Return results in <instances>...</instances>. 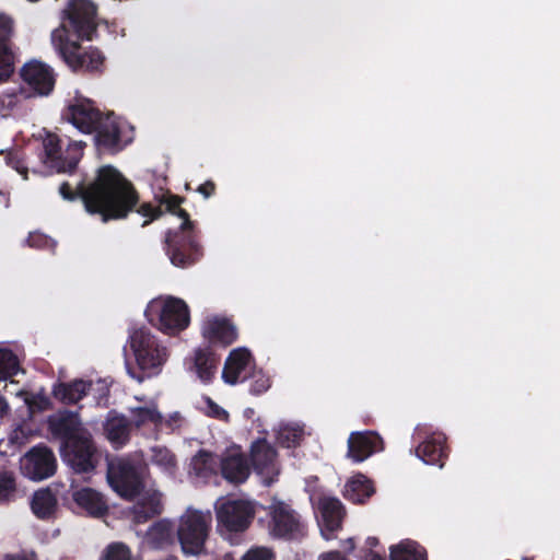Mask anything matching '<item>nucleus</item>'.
<instances>
[{
	"label": "nucleus",
	"instance_id": "f257e3e1",
	"mask_svg": "<svg viewBox=\"0 0 560 560\" xmlns=\"http://www.w3.org/2000/svg\"><path fill=\"white\" fill-rule=\"evenodd\" d=\"M59 194L70 202L81 200L85 211L100 215L103 222L125 219L139 202L135 186L112 165L100 167L88 184L80 180L73 187L68 182L61 183Z\"/></svg>",
	"mask_w": 560,
	"mask_h": 560
},
{
	"label": "nucleus",
	"instance_id": "f03ea898",
	"mask_svg": "<svg viewBox=\"0 0 560 560\" xmlns=\"http://www.w3.org/2000/svg\"><path fill=\"white\" fill-rule=\"evenodd\" d=\"M97 7L91 0H68L61 13V25L52 31L51 43L65 63L74 72L102 74L105 56L96 47H82L70 40L72 33L78 39L92 40L97 32Z\"/></svg>",
	"mask_w": 560,
	"mask_h": 560
},
{
	"label": "nucleus",
	"instance_id": "7ed1b4c3",
	"mask_svg": "<svg viewBox=\"0 0 560 560\" xmlns=\"http://www.w3.org/2000/svg\"><path fill=\"white\" fill-rule=\"evenodd\" d=\"M184 201V197L166 191L159 198L158 206L143 202L137 209L140 215L147 218L142 226H147L152 221L161 218L165 211L182 219L178 229L166 231L164 241L166 255L171 262L179 268H188L198 262L203 256V248L195 222L190 220L189 213L182 208Z\"/></svg>",
	"mask_w": 560,
	"mask_h": 560
},
{
	"label": "nucleus",
	"instance_id": "20e7f679",
	"mask_svg": "<svg viewBox=\"0 0 560 560\" xmlns=\"http://www.w3.org/2000/svg\"><path fill=\"white\" fill-rule=\"evenodd\" d=\"M211 523L212 515L209 511L187 509L180 516L176 534L185 555L199 556L206 551Z\"/></svg>",
	"mask_w": 560,
	"mask_h": 560
},
{
	"label": "nucleus",
	"instance_id": "39448f33",
	"mask_svg": "<svg viewBox=\"0 0 560 560\" xmlns=\"http://www.w3.org/2000/svg\"><path fill=\"white\" fill-rule=\"evenodd\" d=\"M145 314L153 326L171 336L185 330L190 323L188 305L182 299L174 296L152 302Z\"/></svg>",
	"mask_w": 560,
	"mask_h": 560
},
{
	"label": "nucleus",
	"instance_id": "423d86ee",
	"mask_svg": "<svg viewBox=\"0 0 560 560\" xmlns=\"http://www.w3.org/2000/svg\"><path fill=\"white\" fill-rule=\"evenodd\" d=\"M270 534L288 541H301L307 536V523L303 516L283 501H273L268 508Z\"/></svg>",
	"mask_w": 560,
	"mask_h": 560
},
{
	"label": "nucleus",
	"instance_id": "0eeeda50",
	"mask_svg": "<svg viewBox=\"0 0 560 560\" xmlns=\"http://www.w3.org/2000/svg\"><path fill=\"white\" fill-rule=\"evenodd\" d=\"M129 345L138 368L144 372H156L167 360V349L149 329L142 327L129 336Z\"/></svg>",
	"mask_w": 560,
	"mask_h": 560
},
{
	"label": "nucleus",
	"instance_id": "6e6552de",
	"mask_svg": "<svg viewBox=\"0 0 560 560\" xmlns=\"http://www.w3.org/2000/svg\"><path fill=\"white\" fill-rule=\"evenodd\" d=\"M84 147V142L74 141L69 143L63 152L59 137L56 133L49 132L43 140V161L57 173H72L83 155Z\"/></svg>",
	"mask_w": 560,
	"mask_h": 560
},
{
	"label": "nucleus",
	"instance_id": "1a4fd4ad",
	"mask_svg": "<svg viewBox=\"0 0 560 560\" xmlns=\"http://www.w3.org/2000/svg\"><path fill=\"white\" fill-rule=\"evenodd\" d=\"M20 78L25 85L23 98L36 96H48L56 85V73L54 69L39 60H31L20 69Z\"/></svg>",
	"mask_w": 560,
	"mask_h": 560
},
{
	"label": "nucleus",
	"instance_id": "9d476101",
	"mask_svg": "<svg viewBox=\"0 0 560 560\" xmlns=\"http://www.w3.org/2000/svg\"><path fill=\"white\" fill-rule=\"evenodd\" d=\"M107 481L112 489L126 500H133L144 488L139 471L128 460L110 463L107 469Z\"/></svg>",
	"mask_w": 560,
	"mask_h": 560
},
{
	"label": "nucleus",
	"instance_id": "9b49d317",
	"mask_svg": "<svg viewBox=\"0 0 560 560\" xmlns=\"http://www.w3.org/2000/svg\"><path fill=\"white\" fill-rule=\"evenodd\" d=\"M215 513L218 527L229 533L246 530L255 516L252 504L243 500H226L217 503Z\"/></svg>",
	"mask_w": 560,
	"mask_h": 560
},
{
	"label": "nucleus",
	"instance_id": "f8f14e48",
	"mask_svg": "<svg viewBox=\"0 0 560 560\" xmlns=\"http://www.w3.org/2000/svg\"><path fill=\"white\" fill-rule=\"evenodd\" d=\"M62 457L77 474L93 471L98 464V457L91 433L62 445Z\"/></svg>",
	"mask_w": 560,
	"mask_h": 560
},
{
	"label": "nucleus",
	"instance_id": "ddd939ff",
	"mask_svg": "<svg viewBox=\"0 0 560 560\" xmlns=\"http://www.w3.org/2000/svg\"><path fill=\"white\" fill-rule=\"evenodd\" d=\"M104 115L94 101L83 96H75L62 112V118L88 135L94 132L96 124H100Z\"/></svg>",
	"mask_w": 560,
	"mask_h": 560
},
{
	"label": "nucleus",
	"instance_id": "4468645a",
	"mask_svg": "<svg viewBox=\"0 0 560 560\" xmlns=\"http://www.w3.org/2000/svg\"><path fill=\"white\" fill-rule=\"evenodd\" d=\"M21 469L25 477L40 481L51 477L57 469L54 452L46 445L33 446L24 456Z\"/></svg>",
	"mask_w": 560,
	"mask_h": 560
},
{
	"label": "nucleus",
	"instance_id": "2eb2a0df",
	"mask_svg": "<svg viewBox=\"0 0 560 560\" xmlns=\"http://www.w3.org/2000/svg\"><path fill=\"white\" fill-rule=\"evenodd\" d=\"M48 429L55 438L62 441V445L90 433L83 427L79 412L67 409L48 418Z\"/></svg>",
	"mask_w": 560,
	"mask_h": 560
},
{
	"label": "nucleus",
	"instance_id": "dca6fc26",
	"mask_svg": "<svg viewBox=\"0 0 560 560\" xmlns=\"http://www.w3.org/2000/svg\"><path fill=\"white\" fill-rule=\"evenodd\" d=\"M220 474L223 479L233 485L244 483L250 475V464L241 447L226 448L219 459Z\"/></svg>",
	"mask_w": 560,
	"mask_h": 560
},
{
	"label": "nucleus",
	"instance_id": "f3484780",
	"mask_svg": "<svg viewBox=\"0 0 560 560\" xmlns=\"http://www.w3.org/2000/svg\"><path fill=\"white\" fill-rule=\"evenodd\" d=\"M277 452L266 439L256 440L250 447V460L254 471L270 485L278 475Z\"/></svg>",
	"mask_w": 560,
	"mask_h": 560
},
{
	"label": "nucleus",
	"instance_id": "a211bd4d",
	"mask_svg": "<svg viewBox=\"0 0 560 560\" xmlns=\"http://www.w3.org/2000/svg\"><path fill=\"white\" fill-rule=\"evenodd\" d=\"M384 450V441L374 431L352 432L348 439V457L362 463L374 453Z\"/></svg>",
	"mask_w": 560,
	"mask_h": 560
},
{
	"label": "nucleus",
	"instance_id": "6ab92c4d",
	"mask_svg": "<svg viewBox=\"0 0 560 560\" xmlns=\"http://www.w3.org/2000/svg\"><path fill=\"white\" fill-rule=\"evenodd\" d=\"M95 145L103 151L116 153L122 150L121 129L118 119L109 113L96 124L94 132Z\"/></svg>",
	"mask_w": 560,
	"mask_h": 560
},
{
	"label": "nucleus",
	"instance_id": "aec40b11",
	"mask_svg": "<svg viewBox=\"0 0 560 560\" xmlns=\"http://www.w3.org/2000/svg\"><path fill=\"white\" fill-rule=\"evenodd\" d=\"M318 510L322 516V533L325 539L334 538V533L341 529L346 516L342 502L335 497H320Z\"/></svg>",
	"mask_w": 560,
	"mask_h": 560
},
{
	"label": "nucleus",
	"instance_id": "412c9836",
	"mask_svg": "<svg viewBox=\"0 0 560 560\" xmlns=\"http://www.w3.org/2000/svg\"><path fill=\"white\" fill-rule=\"evenodd\" d=\"M13 34V20L0 14V82L10 79L15 69V54L12 50L11 37Z\"/></svg>",
	"mask_w": 560,
	"mask_h": 560
},
{
	"label": "nucleus",
	"instance_id": "4be33fe9",
	"mask_svg": "<svg viewBox=\"0 0 560 560\" xmlns=\"http://www.w3.org/2000/svg\"><path fill=\"white\" fill-rule=\"evenodd\" d=\"M446 445V436L442 432H433L416 448V455L425 464L444 466V462L448 456Z\"/></svg>",
	"mask_w": 560,
	"mask_h": 560
},
{
	"label": "nucleus",
	"instance_id": "5701e85b",
	"mask_svg": "<svg viewBox=\"0 0 560 560\" xmlns=\"http://www.w3.org/2000/svg\"><path fill=\"white\" fill-rule=\"evenodd\" d=\"M138 497L130 509L131 520L135 524H144L163 513L162 494L159 491H147Z\"/></svg>",
	"mask_w": 560,
	"mask_h": 560
},
{
	"label": "nucleus",
	"instance_id": "b1692460",
	"mask_svg": "<svg viewBox=\"0 0 560 560\" xmlns=\"http://www.w3.org/2000/svg\"><path fill=\"white\" fill-rule=\"evenodd\" d=\"M375 493L374 481L361 472L350 477L342 491L343 498L353 504H365Z\"/></svg>",
	"mask_w": 560,
	"mask_h": 560
},
{
	"label": "nucleus",
	"instance_id": "393cba45",
	"mask_svg": "<svg viewBox=\"0 0 560 560\" xmlns=\"http://www.w3.org/2000/svg\"><path fill=\"white\" fill-rule=\"evenodd\" d=\"M91 387V381L81 378L71 382H58L52 387V396L63 405H75L89 394Z\"/></svg>",
	"mask_w": 560,
	"mask_h": 560
},
{
	"label": "nucleus",
	"instance_id": "a878e982",
	"mask_svg": "<svg viewBox=\"0 0 560 560\" xmlns=\"http://www.w3.org/2000/svg\"><path fill=\"white\" fill-rule=\"evenodd\" d=\"M218 364L219 358L209 347L198 348L194 352L189 370L195 372L202 383L209 384L215 375Z\"/></svg>",
	"mask_w": 560,
	"mask_h": 560
},
{
	"label": "nucleus",
	"instance_id": "bb28decb",
	"mask_svg": "<svg viewBox=\"0 0 560 560\" xmlns=\"http://www.w3.org/2000/svg\"><path fill=\"white\" fill-rule=\"evenodd\" d=\"M252 354L247 349L238 348L229 354L223 372L222 378L230 385H235L241 378H245L243 373L247 370L250 363Z\"/></svg>",
	"mask_w": 560,
	"mask_h": 560
},
{
	"label": "nucleus",
	"instance_id": "cd10ccee",
	"mask_svg": "<svg viewBox=\"0 0 560 560\" xmlns=\"http://www.w3.org/2000/svg\"><path fill=\"white\" fill-rule=\"evenodd\" d=\"M72 499L79 508L91 516L100 517L108 511L104 497L92 488L85 487L74 491Z\"/></svg>",
	"mask_w": 560,
	"mask_h": 560
},
{
	"label": "nucleus",
	"instance_id": "c85d7f7f",
	"mask_svg": "<svg viewBox=\"0 0 560 560\" xmlns=\"http://www.w3.org/2000/svg\"><path fill=\"white\" fill-rule=\"evenodd\" d=\"M131 429V423L126 416L113 411L109 412L104 424L106 438L115 446H122L129 442Z\"/></svg>",
	"mask_w": 560,
	"mask_h": 560
},
{
	"label": "nucleus",
	"instance_id": "c756f323",
	"mask_svg": "<svg viewBox=\"0 0 560 560\" xmlns=\"http://www.w3.org/2000/svg\"><path fill=\"white\" fill-rule=\"evenodd\" d=\"M145 544L153 550H163L174 542L173 523L166 518L154 522L144 536Z\"/></svg>",
	"mask_w": 560,
	"mask_h": 560
},
{
	"label": "nucleus",
	"instance_id": "7c9ffc66",
	"mask_svg": "<svg viewBox=\"0 0 560 560\" xmlns=\"http://www.w3.org/2000/svg\"><path fill=\"white\" fill-rule=\"evenodd\" d=\"M203 337L212 343L230 346L237 339L236 327L229 319L209 320L202 330Z\"/></svg>",
	"mask_w": 560,
	"mask_h": 560
},
{
	"label": "nucleus",
	"instance_id": "2f4dec72",
	"mask_svg": "<svg viewBox=\"0 0 560 560\" xmlns=\"http://www.w3.org/2000/svg\"><path fill=\"white\" fill-rule=\"evenodd\" d=\"M31 509L40 520H47L54 515L57 509V498L49 488L34 492Z\"/></svg>",
	"mask_w": 560,
	"mask_h": 560
},
{
	"label": "nucleus",
	"instance_id": "473e14b6",
	"mask_svg": "<svg viewBox=\"0 0 560 560\" xmlns=\"http://www.w3.org/2000/svg\"><path fill=\"white\" fill-rule=\"evenodd\" d=\"M390 560H428L424 547L412 540H405L390 547Z\"/></svg>",
	"mask_w": 560,
	"mask_h": 560
},
{
	"label": "nucleus",
	"instance_id": "72a5a7b5",
	"mask_svg": "<svg viewBox=\"0 0 560 560\" xmlns=\"http://www.w3.org/2000/svg\"><path fill=\"white\" fill-rule=\"evenodd\" d=\"M220 455L200 451L192 459V468L197 476L209 478L220 471Z\"/></svg>",
	"mask_w": 560,
	"mask_h": 560
},
{
	"label": "nucleus",
	"instance_id": "f704fd0d",
	"mask_svg": "<svg viewBox=\"0 0 560 560\" xmlns=\"http://www.w3.org/2000/svg\"><path fill=\"white\" fill-rule=\"evenodd\" d=\"M132 428L141 429L151 423L156 431L158 423H161V412L155 406L137 407L131 410V419L129 420Z\"/></svg>",
	"mask_w": 560,
	"mask_h": 560
},
{
	"label": "nucleus",
	"instance_id": "c9c22d12",
	"mask_svg": "<svg viewBox=\"0 0 560 560\" xmlns=\"http://www.w3.org/2000/svg\"><path fill=\"white\" fill-rule=\"evenodd\" d=\"M18 483L15 474L11 470H0V505L15 501Z\"/></svg>",
	"mask_w": 560,
	"mask_h": 560
},
{
	"label": "nucleus",
	"instance_id": "e433bc0d",
	"mask_svg": "<svg viewBox=\"0 0 560 560\" xmlns=\"http://www.w3.org/2000/svg\"><path fill=\"white\" fill-rule=\"evenodd\" d=\"M98 560H133V553L127 544L112 541L103 549Z\"/></svg>",
	"mask_w": 560,
	"mask_h": 560
},
{
	"label": "nucleus",
	"instance_id": "4c0bfd02",
	"mask_svg": "<svg viewBox=\"0 0 560 560\" xmlns=\"http://www.w3.org/2000/svg\"><path fill=\"white\" fill-rule=\"evenodd\" d=\"M303 434V429L299 427L284 425L280 428L277 434V442L282 447H296L300 445Z\"/></svg>",
	"mask_w": 560,
	"mask_h": 560
},
{
	"label": "nucleus",
	"instance_id": "58836bf2",
	"mask_svg": "<svg viewBox=\"0 0 560 560\" xmlns=\"http://www.w3.org/2000/svg\"><path fill=\"white\" fill-rule=\"evenodd\" d=\"M23 93H25L24 88L9 89L0 93V116H8L23 98Z\"/></svg>",
	"mask_w": 560,
	"mask_h": 560
},
{
	"label": "nucleus",
	"instance_id": "ea45409f",
	"mask_svg": "<svg viewBox=\"0 0 560 560\" xmlns=\"http://www.w3.org/2000/svg\"><path fill=\"white\" fill-rule=\"evenodd\" d=\"M151 462L165 471H173L176 467L175 455L165 446L152 447Z\"/></svg>",
	"mask_w": 560,
	"mask_h": 560
},
{
	"label": "nucleus",
	"instance_id": "a19ab883",
	"mask_svg": "<svg viewBox=\"0 0 560 560\" xmlns=\"http://www.w3.org/2000/svg\"><path fill=\"white\" fill-rule=\"evenodd\" d=\"M0 368L9 373L10 376L16 374L19 362L16 355L10 349H0Z\"/></svg>",
	"mask_w": 560,
	"mask_h": 560
},
{
	"label": "nucleus",
	"instance_id": "79ce46f5",
	"mask_svg": "<svg viewBox=\"0 0 560 560\" xmlns=\"http://www.w3.org/2000/svg\"><path fill=\"white\" fill-rule=\"evenodd\" d=\"M271 386L270 378L261 372L254 373L249 385V393L259 396L266 393Z\"/></svg>",
	"mask_w": 560,
	"mask_h": 560
},
{
	"label": "nucleus",
	"instance_id": "37998d69",
	"mask_svg": "<svg viewBox=\"0 0 560 560\" xmlns=\"http://www.w3.org/2000/svg\"><path fill=\"white\" fill-rule=\"evenodd\" d=\"M183 417L179 412H174L167 419H164L161 415V423H158L155 434L158 435L161 431H166L167 433H173L177 429L182 427Z\"/></svg>",
	"mask_w": 560,
	"mask_h": 560
},
{
	"label": "nucleus",
	"instance_id": "c03bdc74",
	"mask_svg": "<svg viewBox=\"0 0 560 560\" xmlns=\"http://www.w3.org/2000/svg\"><path fill=\"white\" fill-rule=\"evenodd\" d=\"M32 412H42L51 408L50 399L44 394H35L25 400Z\"/></svg>",
	"mask_w": 560,
	"mask_h": 560
},
{
	"label": "nucleus",
	"instance_id": "a18cd8bd",
	"mask_svg": "<svg viewBox=\"0 0 560 560\" xmlns=\"http://www.w3.org/2000/svg\"><path fill=\"white\" fill-rule=\"evenodd\" d=\"M8 165L27 178V167L19 151L9 152L5 156Z\"/></svg>",
	"mask_w": 560,
	"mask_h": 560
},
{
	"label": "nucleus",
	"instance_id": "49530a36",
	"mask_svg": "<svg viewBox=\"0 0 560 560\" xmlns=\"http://www.w3.org/2000/svg\"><path fill=\"white\" fill-rule=\"evenodd\" d=\"M273 553L265 547H257L248 550L242 560H272Z\"/></svg>",
	"mask_w": 560,
	"mask_h": 560
},
{
	"label": "nucleus",
	"instance_id": "de8ad7c7",
	"mask_svg": "<svg viewBox=\"0 0 560 560\" xmlns=\"http://www.w3.org/2000/svg\"><path fill=\"white\" fill-rule=\"evenodd\" d=\"M206 404H207V415L209 417L219 419V420H228L229 413L225 409H223L221 406H219L215 401H213L210 397H206Z\"/></svg>",
	"mask_w": 560,
	"mask_h": 560
},
{
	"label": "nucleus",
	"instance_id": "09e8293b",
	"mask_svg": "<svg viewBox=\"0 0 560 560\" xmlns=\"http://www.w3.org/2000/svg\"><path fill=\"white\" fill-rule=\"evenodd\" d=\"M50 242L51 240L42 233H30L27 237L28 245L34 248H45Z\"/></svg>",
	"mask_w": 560,
	"mask_h": 560
},
{
	"label": "nucleus",
	"instance_id": "8fccbe9b",
	"mask_svg": "<svg viewBox=\"0 0 560 560\" xmlns=\"http://www.w3.org/2000/svg\"><path fill=\"white\" fill-rule=\"evenodd\" d=\"M217 185L213 180H206L203 184L199 185L196 189L197 192L202 195L206 199L212 197L215 194Z\"/></svg>",
	"mask_w": 560,
	"mask_h": 560
},
{
	"label": "nucleus",
	"instance_id": "3c124183",
	"mask_svg": "<svg viewBox=\"0 0 560 560\" xmlns=\"http://www.w3.org/2000/svg\"><path fill=\"white\" fill-rule=\"evenodd\" d=\"M318 560H348L340 551L332 550L324 552L319 556Z\"/></svg>",
	"mask_w": 560,
	"mask_h": 560
},
{
	"label": "nucleus",
	"instance_id": "603ef678",
	"mask_svg": "<svg viewBox=\"0 0 560 560\" xmlns=\"http://www.w3.org/2000/svg\"><path fill=\"white\" fill-rule=\"evenodd\" d=\"M341 548L345 552H352L355 548V542L353 538H348L341 542Z\"/></svg>",
	"mask_w": 560,
	"mask_h": 560
},
{
	"label": "nucleus",
	"instance_id": "864d4df0",
	"mask_svg": "<svg viewBox=\"0 0 560 560\" xmlns=\"http://www.w3.org/2000/svg\"><path fill=\"white\" fill-rule=\"evenodd\" d=\"M362 560H386L385 557L375 552V551H366Z\"/></svg>",
	"mask_w": 560,
	"mask_h": 560
},
{
	"label": "nucleus",
	"instance_id": "5fc2aeb1",
	"mask_svg": "<svg viewBox=\"0 0 560 560\" xmlns=\"http://www.w3.org/2000/svg\"><path fill=\"white\" fill-rule=\"evenodd\" d=\"M9 412V405L7 399L0 395V417L5 416Z\"/></svg>",
	"mask_w": 560,
	"mask_h": 560
},
{
	"label": "nucleus",
	"instance_id": "6e6d98bb",
	"mask_svg": "<svg viewBox=\"0 0 560 560\" xmlns=\"http://www.w3.org/2000/svg\"><path fill=\"white\" fill-rule=\"evenodd\" d=\"M377 545H378V539L376 537H369L366 539V546L369 547L368 551H374L373 549L375 547H377Z\"/></svg>",
	"mask_w": 560,
	"mask_h": 560
},
{
	"label": "nucleus",
	"instance_id": "4d7b16f0",
	"mask_svg": "<svg viewBox=\"0 0 560 560\" xmlns=\"http://www.w3.org/2000/svg\"><path fill=\"white\" fill-rule=\"evenodd\" d=\"M9 377H11V376L9 375V373H8V372H5L2 368H0V381H5V380H8Z\"/></svg>",
	"mask_w": 560,
	"mask_h": 560
},
{
	"label": "nucleus",
	"instance_id": "13d9d810",
	"mask_svg": "<svg viewBox=\"0 0 560 560\" xmlns=\"http://www.w3.org/2000/svg\"><path fill=\"white\" fill-rule=\"evenodd\" d=\"M102 390H103V394L101 395V397H107L108 396V393H109V389L108 387L102 383Z\"/></svg>",
	"mask_w": 560,
	"mask_h": 560
},
{
	"label": "nucleus",
	"instance_id": "bf43d9fd",
	"mask_svg": "<svg viewBox=\"0 0 560 560\" xmlns=\"http://www.w3.org/2000/svg\"><path fill=\"white\" fill-rule=\"evenodd\" d=\"M129 373H130V375H131L132 377L137 378L139 382H142V381H143V378H144V377H143V375H141V374H136V373L131 372L130 370H129Z\"/></svg>",
	"mask_w": 560,
	"mask_h": 560
},
{
	"label": "nucleus",
	"instance_id": "052dcab7",
	"mask_svg": "<svg viewBox=\"0 0 560 560\" xmlns=\"http://www.w3.org/2000/svg\"><path fill=\"white\" fill-rule=\"evenodd\" d=\"M163 560H178V559H177V557H175V556H168V557H166V558H165V559H163Z\"/></svg>",
	"mask_w": 560,
	"mask_h": 560
}]
</instances>
